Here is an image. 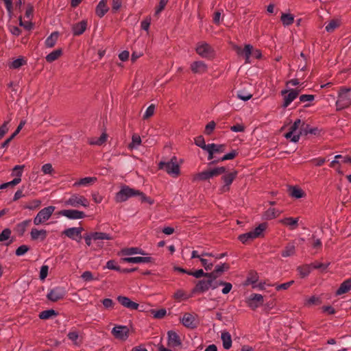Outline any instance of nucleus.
Returning a JSON list of instances; mask_svg holds the SVG:
<instances>
[{"mask_svg": "<svg viewBox=\"0 0 351 351\" xmlns=\"http://www.w3.org/2000/svg\"><path fill=\"white\" fill-rule=\"evenodd\" d=\"M191 69L193 73L202 74L207 71L208 66L203 61H195L191 63Z\"/></svg>", "mask_w": 351, "mask_h": 351, "instance_id": "4be33fe9", "label": "nucleus"}, {"mask_svg": "<svg viewBox=\"0 0 351 351\" xmlns=\"http://www.w3.org/2000/svg\"><path fill=\"white\" fill-rule=\"evenodd\" d=\"M340 26V21L337 19L331 20L326 26L325 29L328 32H332L336 28Z\"/></svg>", "mask_w": 351, "mask_h": 351, "instance_id": "de8ad7c7", "label": "nucleus"}, {"mask_svg": "<svg viewBox=\"0 0 351 351\" xmlns=\"http://www.w3.org/2000/svg\"><path fill=\"white\" fill-rule=\"evenodd\" d=\"M350 90V88L341 87L336 101L337 111L348 108L351 105V97L349 94Z\"/></svg>", "mask_w": 351, "mask_h": 351, "instance_id": "20e7f679", "label": "nucleus"}, {"mask_svg": "<svg viewBox=\"0 0 351 351\" xmlns=\"http://www.w3.org/2000/svg\"><path fill=\"white\" fill-rule=\"evenodd\" d=\"M117 300L123 307H125L130 311L138 310L141 312L144 311V309L142 308L143 306H141V309H138L139 304L135 302L132 301L131 299L129 298L128 297L123 296V295H119L117 298Z\"/></svg>", "mask_w": 351, "mask_h": 351, "instance_id": "6e6552de", "label": "nucleus"}, {"mask_svg": "<svg viewBox=\"0 0 351 351\" xmlns=\"http://www.w3.org/2000/svg\"><path fill=\"white\" fill-rule=\"evenodd\" d=\"M329 265H330L329 263L324 264V263H319L317 261L311 263L312 269H319L322 271H325L328 268Z\"/></svg>", "mask_w": 351, "mask_h": 351, "instance_id": "13d9d810", "label": "nucleus"}, {"mask_svg": "<svg viewBox=\"0 0 351 351\" xmlns=\"http://www.w3.org/2000/svg\"><path fill=\"white\" fill-rule=\"evenodd\" d=\"M181 322L182 324L188 328L194 329L197 326V323L195 320V316L189 313L184 314Z\"/></svg>", "mask_w": 351, "mask_h": 351, "instance_id": "6ab92c4d", "label": "nucleus"}, {"mask_svg": "<svg viewBox=\"0 0 351 351\" xmlns=\"http://www.w3.org/2000/svg\"><path fill=\"white\" fill-rule=\"evenodd\" d=\"M108 269L111 270H115L121 272V268L117 265V263L114 260H110L106 263V266Z\"/></svg>", "mask_w": 351, "mask_h": 351, "instance_id": "0e129e2a", "label": "nucleus"}, {"mask_svg": "<svg viewBox=\"0 0 351 351\" xmlns=\"http://www.w3.org/2000/svg\"><path fill=\"white\" fill-rule=\"evenodd\" d=\"M283 225L290 227L291 230H295L298 226V218L285 217L279 221Z\"/></svg>", "mask_w": 351, "mask_h": 351, "instance_id": "c85d7f7f", "label": "nucleus"}, {"mask_svg": "<svg viewBox=\"0 0 351 351\" xmlns=\"http://www.w3.org/2000/svg\"><path fill=\"white\" fill-rule=\"evenodd\" d=\"M41 205V201L40 199H33L26 204L23 206V209L35 210L40 208Z\"/></svg>", "mask_w": 351, "mask_h": 351, "instance_id": "4c0bfd02", "label": "nucleus"}, {"mask_svg": "<svg viewBox=\"0 0 351 351\" xmlns=\"http://www.w3.org/2000/svg\"><path fill=\"white\" fill-rule=\"evenodd\" d=\"M21 181V178H14L12 181L3 183L0 185V189H4L9 186H14L19 184Z\"/></svg>", "mask_w": 351, "mask_h": 351, "instance_id": "bf43d9fd", "label": "nucleus"}, {"mask_svg": "<svg viewBox=\"0 0 351 351\" xmlns=\"http://www.w3.org/2000/svg\"><path fill=\"white\" fill-rule=\"evenodd\" d=\"M322 302V299L319 297L312 296L308 300H306L304 304L306 306H311V305H319Z\"/></svg>", "mask_w": 351, "mask_h": 351, "instance_id": "864d4df0", "label": "nucleus"}, {"mask_svg": "<svg viewBox=\"0 0 351 351\" xmlns=\"http://www.w3.org/2000/svg\"><path fill=\"white\" fill-rule=\"evenodd\" d=\"M280 215V212L276 208H269L263 214V217L267 220L276 218Z\"/></svg>", "mask_w": 351, "mask_h": 351, "instance_id": "e433bc0d", "label": "nucleus"}, {"mask_svg": "<svg viewBox=\"0 0 351 351\" xmlns=\"http://www.w3.org/2000/svg\"><path fill=\"white\" fill-rule=\"evenodd\" d=\"M237 97L243 101H248L252 97V94L244 90H239L237 92Z\"/></svg>", "mask_w": 351, "mask_h": 351, "instance_id": "4d7b16f0", "label": "nucleus"}, {"mask_svg": "<svg viewBox=\"0 0 351 351\" xmlns=\"http://www.w3.org/2000/svg\"><path fill=\"white\" fill-rule=\"evenodd\" d=\"M31 222V219H26L16 225L14 230L17 232L19 237H22L24 235L26 231V228L29 226Z\"/></svg>", "mask_w": 351, "mask_h": 351, "instance_id": "bb28decb", "label": "nucleus"}, {"mask_svg": "<svg viewBox=\"0 0 351 351\" xmlns=\"http://www.w3.org/2000/svg\"><path fill=\"white\" fill-rule=\"evenodd\" d=\"M30 236L32 241L40 239V241H43L47 238V232L45 230H38L36 228H32L30 232Z\"/></svg>", "mask_w": 351, "mask_h": 351, "instance_id": "b1692460", "label": "nucleus"}, {"mask_svg": "<svg viewBox=\"0 0 351 351\" xmlns=\"http://www.w3.org/2000/svg\"><path fill=\"white\" fill-rule=\"evenodd\" d=\"M253 46L247 44L245 45L243 49V57L245 59V63H250V58L252 53Z\"/></svg>", "mask_w": 351, "mask_h": 351, "instance_id": "49530a36", "label": "nucleus"}, {"mask_svg": "<svg viewBox=\"0 0 351 351\" xmlns=\"http://www.w3.org/2000/svg\"><path fill=\"white\" fill-rule=\"evenodd\" d=\"M168 339L167 346L175 348L182 346V341L180 336L173 330H169L167 332Z\"/></svg>", "mask_w": 351, "mask_h": 351, "instance_id": "f3484780", "label": "nucleus"}, {"mask_svg": "<svg viewBox=\"0 0 351 351\" xmlns=\"http://www.w3.org/2000/svg\"><path fill=\"white\" fill-rule=\"evenodd\" d=\"M195 50L197 53L202 58H213L215 56L213 49L207 43H199Z\"/></svg>", "mask_w": 351, "mask_h": 351, "instance_id": "0eeeda50", "label": "nucleus"}, {"mask_svg": "<svg viewBox=\"0 0 351 351\" xmlns=\"http://www.w3.org/2000/svg\"><path fill=\"white\" fill-rule=\"evenodd\" d=\"M96 177H86L80 179L73 184L74 186H88L94 184L97 181Z\"/></svg>", "mask_w": 351, "mask_h": 351, "instance_id": "7c9ffc66", "label": "nucleus"}, {"mask_svg": "<svg viewBox=\"0 0 351 351\" xmlns=\"http://www.w3.org/2000/svg\"><path fill=\"white\" fill-rule=\"evenodd\" d=\"M289 91L287 90H282L281 95H284V101L282 107L287 108L299 95L300 90L291 89L289 93L287 95Z\"/></svg>", "mask_w": 351, "mask_h": 351, "instance_id": "ddd939ff", "label": "nucleus"}, {"mask_svg": "<svg viewBox=\"0 0 351 351\" xmlns=\"http://www.w3.org/2000/svg\"><path fill=\"white\" fill-rule=\"evenodd\" d=\"M134 196H138L141 203H147L149 205H152L154 203V200L152 198L147 197L142 191L132 189L128 185L121 186V190L116 193L114 199L117 202H123L130 197Z\"/></svg>", "mask_w": 351, "mask_h": 351, "instance_id": "f257e3e1", "label": "nucleus"}, {"mask_svg": "<svg viewBox=\"0 0 351 351\" xmlns=\"http://www.w3.org/2000/svg\"><path fill=\"white\" fill-rule=\"evenodd\" d=\"M112 335L117 339L125 341L129 337L130 330L127 326H116L112 331Z\"/></svg>", "mask_w": 351, "mask_h": 351, "instance_id": "f8f14e48", "label": "nucleus"}, {"mask_svg": "<svg viewBox=\"0 0 351 351\" xmlns=\"http://www.w3.org/2000/svg\"><path fill=\"white\" fill-rule=\"evenodd\" d=\"M230 268V265L226 263L217 265L213 271L209 272V278H217L221 276L223 272L228 271Z\"/></svg>", "mask_w": 351, "mask_h": 351, "instance_id": "aec40b11", "label": "nucleus"}, {"mask_svg": "<svg viewBox=\"0 0 351 351\" xmlns=\"http://www.w3.org/2000/svg\"><path fill=\"white\" fill-rule=\"evenodd\" d=\"M68 338L73 342V343L76 346H79L81 343V341L78 342L77 340L79 339V334L77 331H71L69 332L67 335Z\"/></svg>", "mask_w": 351, "mask_h": 351, "instance_id": "6e6d98bb", "label": "nucleus"}, {"mask_svg": "<svg viewBox=\"0 0 351 351\" xmlns=\"http://www.w3.org/2000/svg\"><path fill=\"white\" fill-rule=\"evenodd\" d=\"M263 302V296L258 293H252L246 300L247 306L253 311L262 306Z\"/></svg>", "mask_w": 351, "mask_h": 351, "instance_id": "9b49d317", "label": "nucleus"}, {"mask_svg": "<svg viewBox=\"0 0 351 351\" xmlns=\"http://www.w3.org/2000/svg\"><path fill=\"white\" fill-rule=\"evenodd\" d=\"M108 0H101L95 8V14L99 17L102 18L109 10L107 5Z\"/></svg>", "mask_w": 351, "mask_h": 351, "instance_id": "5701e85b", "label": "nucleus"}, {"mask_svg": "<svg viewBox=\"0 0 351 351\" xmlns=\"http://www.w3.org/2000/svg\"><path fill=\"white\" fill-rule=\"evenodd\" d=\"M141 138L139 135L138 134H133L132 137V142L128 145V148L130 149H134L136 146L141 145Z\"/></svg>", "mask_w": 351, "mask_h": 351, "instance_id": "603ef678", "label": "nucleus"}, {"mask_svg": "<svg viewBox=\"0 0 351 351\" xmlns=\"http://www.w3.org/2000/svg\"><path fill=\"white\" fill-rule=\"evenodd\" d=\"M30 250V247L27 245H22L19 246L15 251V254L17 256H21L24 255Z\"/></svg>", "mask_w": 351, "mask_h": 351, "instance_id": "052dcab7", "label": "nucleus"}, {"mask_svg": "<svg viewBox=\"0 0 351 351\" xmlns=\"http://www.w3.org/2000/svg\"><path fill=\"white\" fill-rule=\"evenodd\" d=\"M267 223L264 222L260 223L254 230L240 234L238 239L243 244L253 241L254 239L263 236V231L266 230Z\"/></svg>", "mask_w": 351, "mask_h": 351, "instance_id": "f03ea898", "label": "nucleus"}, {"mask_svg": "<svg viewBox=\"0 0 351 351\" xmlns=\"http://www.w3.org/2000/svg\"><path fill=\"white\" fill-rule=\"evenodd\" d=\"M280 20L285 26H289L293 23L294 16L291 14L283 13L281 16Z\"/></svg>", "mask_w": 351, "mask_h": 351, "instance_id": "79ce46f5", "label": "nucleus"}, {"mask_svg": "<svg viewBox=\"0 0 351 351\" xmlns=\"http://www.w3.org/2000/svg\"><path fill=\"white\" fill-rule=\"evenodd\" d=\"M55 206H49L41 209L34 219V223L36 226L48 220L55 210Z\"/></svg>", "mask_w": 351, "mask_h": 351, "instance_id": "423d86ee", "label": "nucleus"}, {"mask_svg": "<svg viewBox=\"0 0 351 351\" xmlns=\"http://www.w3.org/2000/svg\"><path fill=\"white\" fill-rule=\"evenodd\" d=\"M320 132L321 131L318 129V128H311L308 124H305L304 122H302V124L300 128L299 133L298 134H295L292 137L291 141L293 143H297L299 141L300 136H306L308 134L319 136Z\"/></svg>", "mask_w": 351, "mask_h": 351, "instance_id": "39448f33", "label": "nucleus"}, {"mask_svg": "<svg viewBox=\"0 0 351 351\" xmlns=\"http://www.w3.org/2000/svg\"><path fill=\"white\" fill-rule=\"evenodd\" d=\"M258 280V276L256 272L250 271L249 276H247L245 285H253L255 284Z\"/></svg>", "mask_w": 351, "mask_h": 351, "instance_id": "09e8293b", "label": "nucleus"}, {"mask_svg": "<svg viewBox=\"0 0 351 351\" xmlns=\"http://www.w3.org/2000/svg\"><path fill=\"white\" fill-rule=\"evenodd\" d=\"M158 169L165 170L169 175L175 178L180 174V167L178 163V158L175 156L169 161H160L158 163Z\"/></svg>", "mask_w": 351, "mask_h": 351, "instance_id": "7ed1b4c3", "label": "nucleus"}, {"mask_svg": "<svg viewBox=\"0 0 351 351\" xmlns=\"http://www.w3.org/2000/svg\"><path fill=\"white\" fill-rule=\"evenodd\" d=\"M188 275L193 276L196 278H199L201 277L209 278V272H204L202 269H197L195 271H190V272L188 273Z\"/></svg>", "mask_w": 351, "mask_h": 351, "instance_id": "c03bdc74", "label": "nucleus"}, {"mask_svg": "<svg viewBox=\"0 0 351 351\" xmlns=\"http://www.w3.org/2000/svg\"><path fill=\"white\" fill-rule=\"evenodd\" d=\"M121 253L122 255H132L140 254L141 255H145L146 253L138 247H130V248H124L121 250Z\"/></svg>", "mask_w": 351, "mask_h": 351, "instance_id": "2f4dec72", "label": "nucleus"}, {"mask_svg": "<svg viewBox=\"0 0 351 351\" xmlns=\"http://www.w3.org/2000/svg\"><path fill=\"white\" fill-rule=\"evenodd\" d=\"M210 178H211L210 170H206V171H204L202 172L195 174L193 178V181H195V180L205 181V180H209Z\"/></svg>", "mask_w": 351, "mask_h": 351, "instance_id": "58836bf2", "label": "nucleus"}, {"mask_svg": "<svg viewBox=\"0 0 351 351\" xmlns=\"http://www.w3.org/2000/svg\"><path fill=\"white\" fill-rule=\"evenodd\" d=\"M88 22L86 20H82L72 26L73 34L74 36L82 35L86 29Z\"/></svg>", "mask_w": 351, "mask_h": 351, "instance_id": "412c9836", "label": "nucleus"}, {"mask_svg": "<svg viewBox=\"0 0 351 351\" xmlns=\"http://www.w3.org/2000/svg\"><path fill=\"white\" fill-rule=\"evenodd\" d=\"M59 34L58 32H54L51 34V35L47 38L45 40V45L47 47L51 48L54 47L56 45Z\"/></svg>", "mask_w": 351, "mask_h": 351, "instance_id": "72a5a7b5", "label": "nucleus"}, {"mask_svg": "<svg viewBox=\"0 0 351 351\" xmlns=\"http://www.w3.org/2000/svg\"><path fill=\"white\" fill-rule=\"evenodd\" d=\"M289 195L296 199H300L306 195L304 191L300 187L296 186H291L289 188Z\"/></svg>", "mask_w": 351, "mask_h": 351, "instance_id": "c756f323", "label": "nucleus"}, {"mask_svg": "<svg viewBox=\"0 0 351 351\" xmlns=\"http://www.w3.org/2000/svg\"><path fill=\"white\" fill-rule=\"evenodd\" d=\"M221 339L223 343V347L226 350H228L232 347V337L231 335L228 331H223L221 335Z\"/></svg>", "mask_w": 351, "mask_h": 351, "instance_id": "cd10ccee", "label": "nucleus"}, {"mask_svg": "<svg viewBox=\"0 0 351 351\" xmlns=\"http://www.w3.org/2000/svg\"><path fill=\"white\" fill-rule=\"evenodd\" d=\"M195 144L202 149H205L209 147V144H206L204 138L202 135H199L195 138Z\"/></svg>", "mask_w": 351, "mask_h": 351, "instance_id": "5fc2aeb1", "label": "nucleus"}, {"mask_svg": "<svg viewBox=\"0 0 351 351\" xmlns=\"http://www.w3.org/2000/svg\"><path fill=\"white\" fill-rule=\"evenodd\" d=\"M65 294L66 292L63 288L57 287L50 290L49 293L47 295V298L49 300L55 302L63 299Z\"/></svg>", "mask_w": 351, "mask_h": 351, "instance_id": "4468645a", "label": "nucleus"}, {"mask_svg": "<svg viewBox=\"0 0 351 351\" xmlns=\"http://www.w3.org/2000/svg\"><path fill=\"white\" fill-rule=\"evenodd\" d=\"M25 165H16L13 169L11 173L12 176H15V178H21Z\"/></svg>", "mask_w": 351, "mask_h": 351, "instance_id": "8fccbe9b", "label": "nucleus"}, {"mask_svg": "<svg viewBox=\"0 0 351 351\" xmlns=\"http://www.w3.org/2000/svg\"><path fill=\"white\" fill-rule=\"evenodd\" d=\"M62 234L73 240L77 241V242H80L82 239V236L78 234L75 228H67L62 232Z\"/></svg>", "mask_w": 351, "mask_h": 351, "instance_id": "393cba45", "label": "nucleus"}, {"mask_svg": "<svg viewBox=\"0 0 351 351\" xmlns=\"http://www.w3.org/2000/svg\"><path fill=\"white\" fill-rule=\"evenodd\" d=\"M58 315V313L53 309H49L41 311L39 313V318L40 319H48L51 317H56Z\"/></svg>", "mask_w": 351, "mask_h": 351, "instance_id": "f704fd0d", "label": "nucleus"}, {"mask_svg": "<svg viewBox=\"0 0 351 351\" xmlns=\"http://www.w3.org/2000/svg\"><path fill=\"white\" fill-rule=\"evenodd\" d=\"M92 234L93 239L96 240H112L113 238L112 237L107 233L105 232H90Z\"/></svg>", "mask_w": 351, "mask_h": 351, "instance_id": "c9c22d12", "label": "nucleus"}, {"mask_svg": "<svg viewBox=\"0 0 351 351\" xmlns=\"http://www.w3.org/2000/svg\"><path fill=\"white\" fill-rule=\"evenodd\" d=\"M311 269H312V268H311V264L303 265L299 266L297 268V270L300 273L301 278H305L306 276H307L310 274Z\"/></svg>", "mask_w": 351, "mask_h": 351, "instance_id": "a19ab883", "label": "nucleus"}, {"mask_svg": "<svg viewBox=\"0 0 351 351\" xmlns=\"http://www.w3.org/2000/svg\"><path fill=\"white\" fill-rule=\"evenodd\" d=\"M149 312L155 319H162L167 314L165 308H160L159 310L151 309Z\"/></svg>", "mask_w": 351, "mask_h": 351, "instance_id": "37998d69", "label": "nucleus"}, {"mask_svg": "<svg viewBox=\"0 0 351 351\" xmlns=\"http://www.w3.org/2000/svg\"><path fill=\"white\" fill-rule=\"evenodd\" d=\"M121 263H154V259L151 256H136V257H125L120 259Z\"/></svg>", "mask_w": 351, "mask_h": 351, "instance_id": "a211bd4d", "label": "nucleus"}, {"mask_svg": "<svg viewBox=\"0 0 351 351\" xmlns=\"http://www.w3.org/2000/svg\"><path fill=\"white\" fill-rule=\"evenodd\" d=\"M12 231L10 228H5L1 233H0V242H3L6 240H8L11 235Z\"/></svg>", "mask_w": 351, "mask_h": 351, "instance_id": "69168bd1", "label": "nucleus"}, {"mask_svg": "<svg viewBox=\"0 0 351 351\" xmlns=\"http://www.w3.org/2000/svg\"><path fill=\"white\" fill-rule=\"evenodd\" d=\"M19 25L23 27L27 30H30L34 27V23L31 21L23 22L22 16H20L19 18Z\"/></svg>", "mask_w": 351, "mask_h": 351, "instance_id": "774afa93", "label": "nucleus"}, {"mask_svg": "<svg viewBox=\"0 0 351 351\" xmlns=\"http://www.w3.org/2000/svg\"><path fill=\"white\" fill-rule=\"evenodd\" d=\"M173 298L175 300L178 301L186 300L189 298V297L186 296V293L181 289H178L174 293Z\"/></svg>", "mask_w": 351, "mask_h": 351, "instance_id": "680f3d73", "label": "nucleus"}, {"mask_svg": "<svg viewBox=\"0 0 351 351\" xmlns=\"http://www.w3.org/2000/svg\"><path fill=\"white\" fill-rule=\"evenodd\" d=\"M239 154V152L236 149L232 150L230 152L225 154L223 157L221 158V160H232L234 159L237 155Z\"/></svg>", "mask_w": 351, "mask_h": 351, "instance_id": "338daca9", "label": "nucleus"}, {"mask_svg": "<svg viewBox=\"0 0 351 351\" xmlns=\"http://www.w3.org/2000/svg\"><path fill=\"white\" fill-rule=\"evenodd\" d=\"M27 61L23 58H19L14 60L10 65V69H16L26 64Z\"/></svg>", "mask_w": 351, "mask_h": 351, "instance_id": "3c124183", "label": "nucleus"}, {"mask_svg": "<svg viewBox=\"0 0 351 351\" xmlns=\"http://www.w3.org/2000/svg\"><path fill=\"white\" fill-rule=\"evenodd\" d=\"M295 245L291 243L287 244L285 249L282 251L281 255L283 257H288L295 254Z\"/></svg>", "mask_w": 351, "mask_h": 351, "instance_id": "ea45409f", "label": "nucleus"}, {"mask_svg": "<svg viewBox=\"0 0 351 351\" xmlns=\"http://www.w3.org/2000/svg\"><path fill=\"white\" fill-rule=\"evenodd\" d=\"M216 123L214 121H210L205 127L204 134L206 135H210L213 132Z\"/></svg>", "mask_w": 351, "mask_h": 351, "instance_id": "e2e57ef3", "label": "nucleus"}, {"mask_svg": "<svg viewBox=\"0 0 351 351\" xmlns=\"http://www.w3.org/2000/svg\"><path fill=\"white\" fill-rule=\"evenodd\" d=\"M58 214L71 219H83L86 217V215L83 211L71 209L62 210L58 213Z\"/></svg>", "mask_w": 351, "mask_h": 351, "instance_id": "dca6fc26", "label": "nucleus"}, {"mask_svg": "<svg viewBox=\"0 0 351 351\" xmlns=\"http://www.w3.org/2000/svg\"><path fill=\"white\" fill-rule=\"evenodd\" d=\"M65 203L66 205H70L73 207H78L80 205L84 207H88L89 206V202L84 196L78 195L77 194L72 195Z\"/></svg>", "mask_w": 351, "mask_h": 351, "instance_id": "9d476101", "label": "nucleus"}, {"mask_svg": "<svg viewBox=\"0 0 351 351\" xmlns=\"http://www.w3.org/2000/svg\"><path fill=\"white\" fill-rule=\"evenodd\" d=\"M212 279L199 280L193 288L192 293H202L207 291L211 285Z\"/></svg>", "mask_w": 351, "mask_h": 351, "instance_id": "2eb2a0df", "label": "nucleus"}, {"mask_svg": "<svg viewBox=\"0 0 351 351\" xmlns=\"http://www.w3.org/2000/svg\"><path fill=\"white\" fill-rule=\"evenodd\" d=\"M62 54V49H58L52 52L49 53L46 57V61L47 62H52L56 60H58L61 55Z\"/></svg>", "mask_w": 351, "mask_h": 351, "instance_id": "473e14b6", "label": "nucleus"}, {"mask_svg": "<svg viewBox=\"0 0 351 351\" xmlns=\"http://www.w3.org/2000/svg\"><path fill=\"white\" fill-rule=\"evenodd\" d=\"M226 145L224 144H215V143H210L209 144L208 148H211V150L215 154V153H223L226 150Z\"/></svg>", "mask_w": 351, "mask_h": 351, "instance_id": "a18cd8bd", "label": "nucleus"}, {"mask_svg": "<svg viewBox=\"0 0 351 351\" xmlns=\"http://www.w3.org/2000/svg\"><path fill=\"white\" fill-rule=\"evenodd\" d=\"M237 175L238 171L234 170L232 172L226 173L221 176V179L223 182V185L220 189L221 193L228 192L230 191V186L237 177Z\"/></svg>", "mask_w": 351, "mask_h": 351, "instance_id": "1a4fd4ad", "label": "nucleus"}, {"mask_svg": "<svg viewBox=\"0 0 351 351\" xmlns=\"http://www.w3.org/2000/svg\"><path fill=\"white\" fill-rule=\"evenodd\" d=\"M350 290H351V278L346 280L340 285L335 294L336 295H340L348 293Z\"/></svg>", "mask_w": 351, "mask_h": 351, "instance_id": "a878e982", "label": "nucleus"}]
</instances>
